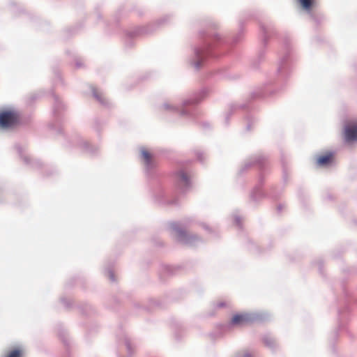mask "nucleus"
I'll return each mask as SVG.
<instances>
[{
    "mask_svg": "<svg viewBox=\"0 0 357 357\" xmlns=\"http://www.w3.org/2000/svg\"><path fill=\"white\" fill-rule=\"evenodd\" d=\"M19 121V115L11 110L3 111L0 113V126L8 128L15 126Z\"/></svg>",
    "mask_w": 357,
    "mask_h": 357,
    "instance_id": "1",
    "label": "nucleus"
},
{
    "mask_svg": "<svg viewBox=\"0 0 357 357\" xmlns=\"http://www.w3.org/2000/svg\"><path fill=\"white\" fill-rule=\"evenodd\" d=\"M344 135L348 142L357 140V121H351L345 126Z\"/></svg>",
    "mask_w": 357,
    "mask_h": 357,
    "instance_id": "2",
    "label": "nucleus"
},
{
    "mask_svg": "<svg viewBox=\"0 0 357 357\" xmlns=\"http://www.w3.org/2000/svg\"><path fill=\"white\" fill-rule=\"evenodd\" d=\"M252 318L247 313L236 314L233 316L231 323L233 325L243 326L252 322Z\"/></svg>",
    "mask_w": 357,
    "mask_h": 357,
    "instance_id": "3",
    "label": "nucleus"
},
{
    "mask_svg": "<svg viewBox=\"0 0 357 357\" xmlns=\"http://www.w3.org/2000/svg\"><path fill=\"white\" fill-rule=\"evenodd\" d=\"M333 154L331 152L319 155L317 159V165L319 167H325L332 162Z\"/></svg>",
    "mask_w": 357,
    "mask_h": 357,
    "instance_id": "4",
    "label": "nucleus"
},
{
    "mask_svg": "<svg viewBox=\"0 0 357 357\" xmlns=\"http://www.w3.org/2000/svg\"><path fill=\"white\" fill-rule=\"evenodd\" d=\"M141 154L144 162L147 167H151L153 165V156L147 149H142Z\"/></svg>",
    "mask_w": 357,
    "mask_h": 357,
    "instance_id": "5",
    "label": "nucleus"
},
{
    "mask_svg": "<svg viewBox=\"0 0 357 357\" xmlns=\"http://www.w3.org/2000/svg\"><path fill=\"white\" fill-rule=\"evenodd\" d=\"M302 8L306 10H310L316 4L317 0H297Z\"/></svg>",
    "mask_w": 357,
    "mask_h": 357,
    "instance_id": "6",
    "label": "nucleus"
},
{
    "mask_svg": "<svg viewBox=\"0 0 357 357\" xmlns=\"http://www.w3.org/2000/svg\"><path fill=\"white\" fill-rule=\"evenodd\" d=\"M22 350L20 349H16L8 352L6 357H22Z\"/></svg>",
    "mask_w": 357,
    "mask_h": 357,
    "instance_id": "7",
    "label": "nucleus"
},
{
    "mask_svg": "<svg viewBox=\"0 0 357 357\" xmlns=\"http://www.w3.org/2000/svg\"><path fill=\"white\" fill-rule=\"evenodd\" d=\"M178 178L180 182L183 183L185 185L188 183V176L183 172H180L178 173Z\"/></svg>",
    "mask_w": 357,
    "mask_h": 357,
    "instance_id": "8",
    "label": "nucleus"
},
{
    "mask_svg": "<svg viewBox=\"0 0 357 357\" xmlns=\"http://www.w3.org/2000/svg\"><path fill=\"white\" fill-rule=\"evenodd\" d=\"M172 227L176 231L178 236H181L183 234V231L178 229L177 224H173Z\"/></svg>",
    "mask_w": 357,
    "mask_h": 357,
    "instance_id": "9",
    "label": "nucleus"
},
{
    "mask_svg": "<svg viewBox=\"0 0 357 357\" xmlns=\"http://www.w3.org/2000/svg\"><path fill=\"white\" fill-rule=\"evenodd\" d=\"M93 94H94V96H96V98L98 100L102 101V98H101L100 96H98V91H95L93 92Z\"/></svg>",
    "mask_w": 357,
    "mask_h": 357,
    "instance_id": "10",
    "label": "nucleus"
}]
</instances>
